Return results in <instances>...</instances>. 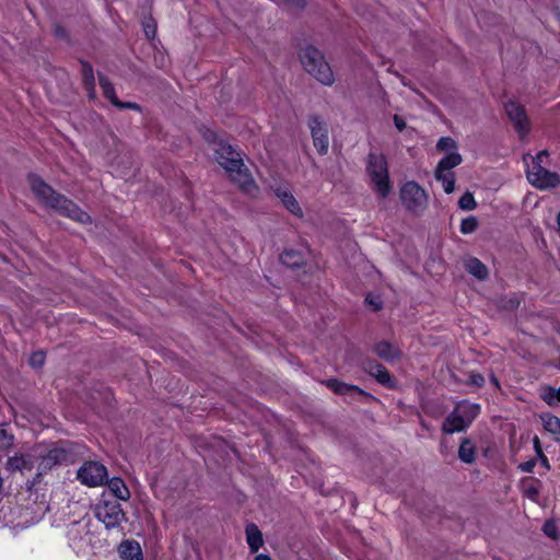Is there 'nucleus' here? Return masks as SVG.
<instances>
[{
	"label": "nucleus",
	"mask_w": 560,
	"mask_h": 560,
	"mask_svg": "<svg viewBox=\"0 0 560 560\" xmlns=\"http://www.w3.org/2000/svg\"><path fill=\"white\" fill-rule=\"evenodd\" d=\"M28 184L36 198L47 208L80 223L90 221V215L65 196L56 192L37 175L28 176Z\"/></svg>",
	"instance_id": "f257e3e1"
},
{
	"label": "nucleus",
	"mask_w": 560,
	"mask_h": 560,
	"mask_svg": "<svg viewBox=\"0 0 560 560\" xmlns=\"http://www.w3.org/2000/svg\"><path fill=\"white\" fill-rule=\"evenodd\" d=\"M217 162L226 171L231 180L235 183L240 189L246 194L254 195L257 192L258 187L253 179L248 168L237 151L232 145L219 141L214 147Z\"/></svg>",
	"instance_id": "f03ea898"
},
{
	"label": "nucleus",
	"mask_w": 560,
	"mask_h": 560,
	"mask_svg": "<svg viewBox=\"0 0 560 560\" xmlns=\"http://www.w3.org/2000/svg\"><path fill=\"white\" fill-rule=\"evenodd\" d=\"M34 450L37 477L47 474L52 467L73 463L77 455L75 445L70 442H59L49 448L36 446Z\"/></svg>",
	"instance_id": "7ed1b4c3"
},
{
	"label": "nucleus",
	"mask_w": 560,
	"mask_h": 560,
	"mask_svg": "<svg viewBox=\"0 0 560 560\" xmlns=\"http://www.w3.org/2000/svg\"><path fill=\"white\" fill-rule=\"evenodd\" d=\"M399 200L404 210L415 218L422 217L429 207V194L416 180H407L400 186Z\"/></svg>",
	"instance_id": "20e7f679"
},
{
	"label": "nucleus",
	"mask_w": 560,
	"mask_h": 560,
	"mask_svg": "<svg viewBox=\"0 0 560 560\" xmlns=\"http://www.w3.org/2000/svg\"><path fill=\"white\" fill-rule=\"evenodd\" d=\"M300 60L304 69L324 85L335 81L332 70L324 55L314 46H307L300 51Z\"/></svg>",
	"instance_id": "39448f33"
},
{
	"label": "nucleus",
	"mask_w": 560,
	"mask_h": 560,
	"mask_svg": "<svg viewBox=\"0 0 560 560\" xmlns=\"http://www.w3.org/2000/svg\"><path fill=\"white\" fill-rule=\"evenodd\" d=\"M95 515L107 529L116 528L126 521L125 512L117 501L104 500L96 506Z\"/></svg>",
	"instance_id": "423d86ee"
},
{
	"label": "nucleus",
	"mask_w": 560,
	"mask_h": 560,
	"mask_svg": "<svg viewBox=\"0 0 560 560\" xmlns=\"http://www.w3.org/2000/svg\"><path fill=\"white\" fill-rule=\"evenodd\" d=\"M366 173L381 197H385V156L371 152L368 156Z\"/></svg>",
	"instance_id": "0eeeda50"
},
{
	"label": "nucleus",
	"mask_w": 560,
	"mask_h": 560,
	"mask_svg": "<svg viewBox=\"0 0 560 560\" xmlns=\"http://www.w3.org/2000/svg\"><path fill=\"white\" fill-rule=\"evenodd\" d=\"M307 126L311 130L313 144L317 152L322 155L327 154L329 149V135L325 120L317 115H313L310 116Z\"/></svg>",
	"instance_id": "6e6552de"
},
{
	"label": "nucleus",
	"mask_w": 560,
	"mask_h": 560,
	"mask_svg": "<svg viewBox=\"0 0 560 560\" xmlns=\"http://www.w3.org/2000/svg\"><path fill=\"white\" fill-rule=\"evenodd\" d=\"M78 479L89 487H97L107 480L106 467L97 462H86L78 470Z\"/></svg>",
	"instance_id": "1a4fd4ad"
},
{
	"label": "nucleus",
	"mask_w": 560,
	"mask_h": 560,
	"mask_svg": "<svg viewBox=\"0 0 560 560\" xmlns=\"http://www.w3.org/2000/svg\"><path fill=\"white\" fill-rule=\"evenodd\" d=\"M528 182L539 189L556 187L560 183L559 175L545 168L539 163H535L527 168Z\"/></svg>",
	"instance_id": "9d476101"
},
{
	"label": "nucleus",
	"mask_w": 560,
	"mask_h": 560,
	"mask_svg": "<svg viewBox=\"0 0 560 560\" xmlns=\"http://www.w3.org/2000/svg\"><path fill=\"white\" fill-rule=\"evenodd\" d=\"M505 113L514 125V129L521 139H524L530 130L528 117L523 105L515 101H509L504 105Z\"/></svg>",
	"instance_id": "9b49d317"
},
{
	"label": "nucleus",
	"mask_w": 560,
	"mask_h": 560,
	"mask_svg": "<svg viewBox=\"0 0 560 560\" xmlns=\"http://www.w3.org/2000/svg\"><path fill=\"white\" fill-rule=\"evenodd\" d=\"M98 82L100 86L103 91L104 96L117 108L119 109H133V110H140V106L137 103L132 102H121L118 100L115 93V88L112 84V82L105 77L100 74L98 75Z\"/></svg>",
	"instance_id": "f8f14e48"
},
{
	"label": "nucleus",
	"mask_w": 560,
	"mask_h": 560,
	"mask_svg": "<svg viewBox=\"0 0 560 560\" xmlns=\"http://www.w3.org/2000/svg\"><path fill=\"white\" fill-rule=\"evenodd\" d=\"M35 468L34 450L27 454L14 455L7 460V469L10 471H31Z\"/></svg>",
	"instance_id": "ddd939ff"
},
{
	"label": "nucleus",
	"mask_w": 560,
	"mask_h": 560,
	"mask_svg": "<svg viewBox=\"0 0 560 560\" xmlns=\"http://www.w3.org/2000/svg\"><path fill=\"white\" fill-rule=\"evenodd\" d=\"M468 427L469 425L466 422L465 417L460 416L454 408V410L445 418L442 424V431L445 434H453L455 432L465 431Z\"/></svg>",
	"instance_id": "4468645a"
},
{
	"label": "nucleus",
	"mask_w": 560,
	"mask_h": 560,
	"mask_svg": "<svg viewBox=\"0 0 560 560\" xmlns=\"http://www.w3.org/2000/svg\"><path fill=\"white\" fill-rule=\"evenodd\" d=\"M325 384L328 388H330L332 392L339 395L349 397L366 396V394L358 386L340 382L337 378H329L325 382Z\"/></svg>",
	"instance_id": "2eb2a0df"
},
{
	"label": "nucleus",
	"mask_w": 560,
	"mask_h": 560,
	"mask_svg": "<svg viewBox=\"0 0 560 560\" xmlns=\"http://www.w3.org/2000/svg\"><path fill=\"white\" fill-rule=\"evenodd\" d=\"M122 560H143L142 550L138 541L125 540L118 547Z\"/></svg>",
	"instance_id": "dca6fc26"
},
{
	"label": "nucleus",
	"mask_w": 560,
	"mask_h": 560,
	"mask_svg": "<svg viewBox=\"0 0 560 560\" xmlns=\"http://www.w3.org/2000/svg\"><path fill=\"white\" fill-rule=\"evenodd\" d=\"M540 483V480L534 477L523 478L521 482L523 494L533 502H538Z\"/></svg>",
	"instance_id": "f3484780"
},
{
	"label": "nucleus",
	"mask_w": 560,
	"mask_h": 560,
	"mask_svg": "<svg viewBox=\"0 0 560 560\" xmlns=\"http://www.w3.org/2000/svg\"><path fill=\"white\" fill-rule=\"evenodd\" d=\"M455 409L460 416L465 417L466 422L468 425H470L472 421L479 416L481 408L479 404L462 400L456 405Z\"/></svg>",
	"instance_id": "a211bd4d"
},
{
	"label": "nucleus",
	"mask_w": 560,
	"mask_h": 560,
	"mask_svg": "<svg viewBox=\"0 0 560 560\" xmlns=\"http://www.w3.org/2000/svg\"><path fill=\"white\" fill-rule=\"evenodd\" d=\"M465 268L468 273L472 275L479 280H485L489 276L487 266L476 257L468 258L465 262Z\"/></svg>",
	"instance_id": "6ab92c4d"
},
{
	"label": "nucleus",
	"mask_w": 560,
	"mask_h": 560,
	"mask_svg": "<svg viewBox=\"0 0 560 560\" xmlns=\"http://www.w3.org/2000/svg\"><path fill=\"white\" fill-rule=\"evenodd\" d=\"M476 445L468 439L464 438L458 448V457L465 464H472L476 460Z\"/></svg>",
	"instance_id": "aec40b11"
},
{
	"label": "nucleus",
	"mask_w": 560,
	"mask_h": 560,
	"mask_svg": "<svg viewBox=\"0 0 560 560\" xmlns=\"http://www.w3.org/2000/svg\"><path fill=\"white\" fill-rule=\"evenodd\" d=\"M246 540L252 552H257L264 544L262 534L257 525L246 526Z\"/></svg>",
	"instance_id": "412c9836"
},
{
	"label": "nucleus",
	"mask_w": 560,
	"mask_h": 560,
	"mask_svg": "<svg viewBox=\"0 0 560 560\" xmlns=\"http://www.w3.org/2000/svg\"><path fill=\"white\" fill-rule=\"evenodd\" d=\"M277 196L282 201L283 206L295 217H303V211L295 199V197L288 190H278Z\"/></svg>",
	"instance_id": "4be33fe9"
},
{
	"label": "nucleus",
	"mask_w": 560,
	"mask_h": 560,
	"mask_svg": "<svg viewBox=\"0 0 560 560\" xmlns=\"http://www.w3.org/2000/svg\"><path fill=\"white\" fill-rule=\"evenodd\" d=\"M544 429L555 435V440L560 442V418L552 413H544L540 417Z\"/></svg>",
	"instance_id": "5701e85b"
},
{
	"label": "nucleus",
	"mask_w": 560,
	"mask_h": 560,
	"mask_svg": "<svg viewBox=\"0 0 560 560\" xmlns=\"http://www.w3.org/2000/svg\"><path fill=\"white\" fill-rule=\"evenodd\" d=\"M109 491L119 500L127 501L130 498V491L120 478H113L108 480Z\"/></svg>",
	"instance_id": "b1692460"
},
{
	"label": "nucleus",
	"mask_w": 560,
	"mask_h": 560,
	"mask_svg": "<svg viewBox=\"0 0 560 560\" xmlns=\"http://www.w3.org/2000/svg\"><path fill=\"white\" fill-rule=\"evenodd\" d=\"M462 161L463 159L459 153H448L439 161L435 171L452 172V170L458 166Z\"/></svg>",
	"instance_id": "393cba45"
},
{
	"label": "nucleus",
	"mask_w": 560,
	"mask_h": 560,
	"mask_svg": "<svg viewBox=\"0 0 560 560\" xmlns=\"http://www.w3.org/2000/svg\"><path fill=\"white\" fill-rule=\"evenodd\" d=\"M280 260L283 265L290 268H299L304 262L303 255L295 249L284 250L280 256Z\"/></svg>",
	"instance_id": "a878e982"
},
{
	"label": "nucleus",
	"mask_w": 560,
	"mask_h": 560,
	"mask_svg": "<svg viewBox=\"0 0 560 560\" xmlns=\"http://www.w3.org/2000/svg\"><path fill=\"white\" fill-rule=\"evenodd\" d=\"M434 177L441 182L445 194H452L455 190V174L454 172L434 171Z\"/></svg>",
	"instance_id": "bb28decb"
},
{
	"label": "nucleus",
	"mask_w": 560,
	"mask_h": 560,
	"mask_svg": "<svg viewBox=\"0 0 560 560\" xmlns=\"http://www.w3.org/2000/svg\"><path fill=\"white\" fill-rule=\"evenodd\" d=\"M363 368L370 375L374 376L378 383L385 385V371L381 364L369 360L364 362Z\"/></svg>",
	"instance_id": "cd10ccee"
},
{
	"label": "nucleus",
	"mask_w": 560,
	"mask_h": 560,
	"mask_svg": "<svg viewBox=\"0 0 560 560\" xmlns=\"http://www.w3.org/2000/svg\"><path fill=\"white\" fill-rule=\"evenodd\" d=\"M458 207L462 210L471 211L477 208V202L470 191H466L458 200Z\"/></svg>",
	"instance_id": "c85d7f7f"
},
{
	"label": "nucleus",
	"mask_w": 560,
	"mask_h": 560,
	"mask_svg": "<svg viewBox=\"0 0 560 560\" xmlns=\"http://www.w3.org/2000/svg\"><path fill=\"white\" fill-rule=\"evenodd\" d=\"M477 228H478V221H477L476 217L470 215V217H467L462 220L459 230H460L462 234L466 235V234L474 233L477 230Z\"/></svg>",
	"instance_id": "c756f323"
},
{
	"label": "nucleus",
	"mask_w": 560,
	"mask_h": 560,
	"mask_svg": "<svg viewBox=\"0 0 560 560\" xmlns=\"http://www.w3.org/2000/svg\"><path fill=\"white\" fill-rule=\"evenodd\" d=\"M82 75H83L84 85L88 89H93L95 79H94L93 68L90 63L82 62Z\"/></svg>",
	"instance_id": "7c9ffc66"
},
{
	"label": "nucleus",
	"mask_w": 560,
	"mask_h": 560,
	"mask_svg": "<svg viewBox=\"0 0 560 560\" xmlns=\"http://www.w3.org/2000/svg\"><path fill=\"white\" fill-rule=\"evenodd\" d=\"M465 384L468 386H475L477 388H482L486 384V380L481 373H479L477 371H470L468 373V378L465 382Z\"/></svg>",
	"instance_id": "2f4dec72"
},
{
	"label": "nucleus",
	"mask_w": 560,
	"mask_h": 560,
	"mask_svg": "<svg viewBox=\"0 0 560 560\" xmlns=\"http://www.w3.org/2000/svg\"><path fill=\"white\" fill-rule=\"evenodd\" d=\"M13 444V435L4 427H0V452L8 451Z\"/></svg>",
	"instance_id": "473e14b6"
},
{
	"label": "nucleus",
	"mask_w": 560,
	"mask_h": 560,
	"mask_svg": "<svg viewBox=\"0 0 560 560\" xmlns=\"http://www.w3.org/2000/svg\"><path fill=\"white\" fill-rule=\"evenodd\" d=\"M365 305L369 310L377 312L383 307V300L381 295L369 293L365 298Z\"/></svg>",
	"instance_id": "72a5a7b5"
},
{
	"label": "nucleus",
	"mask_w": 560,
	"mask_h": 560,
	"mask_svg": "<svg viewBox=\"0 0 560 560\" xmlns=\"http://www.w3.org/2000/svg\"><path fill=\"white\" fill-rule=\"evenodd\" d=\"M457 148L456 141L451 137H441L438 140L436 149L439 151L454 150Z\"/></svg>",
	"instance_id": "f704fd0d"
},
{
	"label": "nucleus",
	"mask_w": 560,
	"mask_h": 560,
	"mask_svg": "<svg viewBox=\"0 0 560 560\" xmlns=\"http://www.w3.org/2000/svg\"><path fill=\"white\" fill-rule=\"evenodd\" d=\"M501 304H502L503 308L514 311V310L518 308V306L521 304V300L515 293H513V294L502 299Z\"/></svg>",
	"instance_id": "c9c22d12"
},
{
	"label": "nucleus",
	"mask_w": 560,
	"mask_h": 560,
	"mask_svg": "<svg viewBox=\"0 0 560 560\" xmlns=\"http://www.w3.org/2000/svg\"><path fill=\"white\" fill-rule=\"evenodd\" d=\"M555 387L552 386H546L540 395L541 399L548 405V406H555L558 404V400L555 395Z\"/></svg>",
	"instance_id": "e433bc0d"
},
{
	"label": "nucleus",
	"mask_w": 560,
	"mask_h": 560,
	"mask_svg": "<svg viewBox=\"0 0 560 560\" xmlns=\"http://www.w3.org/2000/svg\"><path fill=\"white\" fill-rule=\"evenodd\" d=\"M542 532L545 533L546 536L552 539H557L559 537V532L553 521L545 522L542 526Z\"/></svg>",
	"instance_id": "4c0bfd02"
},
{
	"label": "nucleus",
	"mask_w": 560,
	"mask_h": 560,
	"mask_svg": "<svg viewBox=\"0 0 560 560\" xmlns=\"http://www.w3.org/2000/svg\"><path fill=\"white\" fill-rule=\"evenodd\" d=\"M401 355V351L394 345L387 342V363H393Z\"/></svg>",
	"instance_id": "58836bf2"
},
{
	"label": "nucleus",
	"mask_w": 560,
	"mask_h": 560,
	"mask_svg": "<svg viewBox=\"0 0 560 560\" xmlns=\"http://www.w3.org/2000/svg\"><path fill=\"white\" fill-rule=\"evenodd\" d=\"M45 355L43 352H35L30 359V363L35 368H40L44 364Z\"/></svg>",
	"instance_id": "ea45409f"
},
{
	"label": "nucleus",
	"mask_w": 560,
	"mask_h": 560,
	"mask_svg": "<svg viewBox=\"0 0 560 560\" xmlns=\"http://www.w3.org/2000/svg\"><path fill=\"white\" fill-rule=\"evenodd\" d=\"M536 466V459L535 458H530L524 463H521L518 465V469L524 471V472H533L534 468Z\"/></svg>",
	"instance_id": "a19ab883"
},
{
	"label": "nucleus",
	"mask_w": 560,
	"mask_h": 560,
	"mask_svg": "<svg viewBox=\"0 0 560 560\" xmlns=\"http://www.w3.org/2000/svg\"><path fill=\"white\" fill-rule=\"evenodd\" d=\"M287 5L295 10H303L306 7V0H282Z\"/></svg>",
	"instance_id": "79ce46f5"
},
{
	"label": "nucleus",
	"mask_w": 560,
	"mask_h": 560,
	"mask_svg": "<svg viewBox=\"0 0 560 560\" xmlns=\"http://www.w3.org/2000/svg\"><path fill=\"white\" fill-rule=\"evenodd\" d=\"M548 152L546 150L544 151H540L539 153H537V155L535 158H533V163L532 165H534L535 163H539L540 165H542L544 161L546 159H548Z\"/></svg>",
	"instance_id": "37998d69"
},
{
	"label": "nucleus",
	"mask_w": 560,
	"mask_h": 560,
	"mask_svg": "<svg viewBox=\"0 0 560 560\" xmlns=\"http://www.w3.org/2000/svg\"><path fill=\"white\" fill-rule=\"evenodd\" d=\"M533 443H534V448H535V452H536L537 456L544 454L542 447H541V444H540V440L538 439V436L534 438Z\"/></svg>",
	"instance_id": "c03bdc74"
},
{
	"label": "nucleus",
	"mask_w": 560,
	"mask_h": 560,
	"mask_svg": "<svg viewBox=\"0 0 560 560\" xmlns=\"http://www.w3.org/2000/svg\"><path fill=\"white\" fill-rule=\"evenodd\" d=\"M144 32H145V35L149 37V38H153L154 35H155V27L154 26H151L150 24H145L144 25Z\"/></svg>",
	"instance_id": "a18cd8bd"
},
{
	"label": "nucleus",
	"mask_w": 560,
	"mask_h": 560,
	"mask_svg": "<svg viewBox=\"0 0 560 560\" xmlns=\"http://www.w3.org/2000/svg\"><path fill=\"white\" fill-rule=\"evenodd\" d=\"M539 459H540V464L546 468V469H550V465H549V459L548 457L545 455V454H541L538 456Z\"/></svg>",
	"instance_id": "49530a36"
},
{
	"label": "nucleus",
	"mask_w": 560,
	"mask_h": 560,
	"mask_svg": "<svg viewBox=\"0 0 560 560\" xmlns=\"http://www.w3.org/2000/svg\"><path fill=\"white\" fill-rule=\"evenodd\" d=\"M394 120H395L397 129L401 131L406 126L405 121L402 119H400L398 116H395Z\"/></svg>",
	"instance_id": "de8ad7c7"
},
{
	"label": "nucleus",
	"mask_w": 560,
	"mask_h": 560,
	"mask_svg": "<svg viewBox=\"0 0 560 560\" xmlns=\"http://www.w3.org/2000/svg\"><path fill=\"white\" fill-rule=\"evenodd\" d=\"M396 386V380L387 372V388H394Z\"/></svg>",
	"instance_id": "09e8293b"
},
{
	"label": "nucleus",
	"mask_w": 560,
	"mask_h": 560,
	"mask_svg": "<svg viewBox=\"0 0 560 560\" xmlns=\"http://www.w3.org/2000/svg\"><path fill=\"white\" fill-rule=\"evenodd\" d=\"M490 382L497 389L501 388L500 381L493 373L490 375Z\"/></svg>",
	"instance_id": "8fccbe9b"
},
{
	"label": "nucleus",
	"mask_w": 560,
	"mask_h": 560,
	"mask_svg": "<svg viewBox=\"0 0 560 560\" xmlns=\"http://www.w3.org/2000/svg\"><path fill=\"white\" fill-rule=\"evenodd\" d=\"M254 560H271V558L268 555L259 553L255 557Z\"/></svg>",
	"instance_id": "3c124183"
},
{
	"label": "nucleus",
	"mask_w": 560,
	"mask_h": 560,
	"mask_svg": "<svg viewBox=\"0 0 560 560\" xmlns=\"http://www.w3.org/2000/svg\"><path fill=\"white\" fill-rule=\"evenodd\" d=\"M386 183H387V194H388L390 191V189H392L390 179H389V173L388 172H387Z\"/></svg>",
	"instance_id": "603ef678"
},
{
	"label": "nucleus",
	"mask_w": 560,
	"mask_h": 560,
	"mask_svg": "<svg viewBox=\"0 0 560 560\" xmlns=\"http://www.w3.org/2000/svg\"><path fill=\"white\" fill-rule=\"evenodd\" d=\"M56 35L57 36H61L62 35V30L60 27H56Z\"/></svg>",
	"instance_id": "864d4df0"
}]
</instances>
